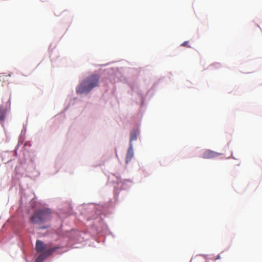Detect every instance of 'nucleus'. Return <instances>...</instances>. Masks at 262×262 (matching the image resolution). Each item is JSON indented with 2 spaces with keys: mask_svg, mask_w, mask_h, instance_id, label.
<instances>
[{
  "mask_svg": "<svg viewBox=\"0 0 262 262\" xmlns=\"http://www.w3.org/2000/svg\"><path fill=\"white\" fill-rule=\"evenodd\" d=\"M99 81V76L97 74H92L88 76L77 86V93L78 94L89 93L98 85Z\"/></svg>",
  "mask_w": 262,
  "mask_h": 262,
  "instance_id": "nucleus-1",
  "label": "nucleus"
},
{
  "mask_svg": "<svg viewBox=\"0 0 262 262\" xmlns=\"http://www.w3.org/2000/svg\"><path fill=\"white\" fill-rule=\"evenodd\" d=\"M51 218V212L49 209L36 210L30 218V221L33 224H41L49 221Z\"/></svg>",
  "mask_w": 262,
  "mask_h": 262,
  "instance_id": "nucleus-2",
  "label": "nucleus"
},
{
  "mask_svg": "<svg viewBox=\"0 0 262 262\" xmlns=\"http://www.w3.org/2000/svg\"><path fill=\"white\" fill-rule=\"evenodd\" d=\"M58 249V247H54L52 248H48V246L47 248L40 254L37 258L35 262H41L43 260L47 257L51 255L54 252Z\"/></svg>",
  "mask_w": 262,
  "mask_h": 262,
  "instance_id": "nucleus-3",
  "label": "nucleus"
},
{
  "mask_svg": "<svg viewBox=\"0 0 262 262\" xmlns=\"http://www.w3.org/2000/svg\"><path fill=\"white\" fill-rule=\"evenodd\" d=\"M220 155L221 154L220 153L208 149L204 151V152L203 154V158L204 159H212Z\"/></svg>",
  "mask_w": 262,
  "mask_h": 262,
  "instance_id": "nucleus-4",
  "label": "nucleus"
},
{
  "mask_svg": "<svg viewBox=\"0 0 262 262\" xmlns=\"http://www.w3.org/2000/svg\"><path fill=\"white\" fill-rule=\"evenodd\" d=\"M47 245L45 244L43 242L40 240H37L35 245V249L37 252H42L46 248H47Z\"/></svg>",
  "mask_w": 262,
  "mask_h": 262,
  "instance_id": "nucleus-5",
  "label": "nucleus"
},
{
  "mask_svg": "<svg viewBox=\"0 0 262 262\" xmlns=\"http://www.w3.org/2000/svg\"><path fill=\"white\" fill-rule=\"evenodd\" d=\"M134 156V152L133 148V145L132 143L129 144V147L128 149L127 152L126 156V163H128L130 161L131 159Z\"/></svg>",
  "mask_w": 262,
  "mask_h": 262,
  "instance_id": "nucleus-6",
  "label": "nucleus"
},
{
  "mask_svg": "<svg viewBox=\"0 0 262 262\" xmlns=\"http://www.w3.org/2000/svg\"><path fill=\"white\" fill-rule=\"evenodd\" d=\"M130 144L132 143V142L135 140H136L138 136V132L136 130H134L131 132L130 135Z\"/></svg>",
  "mask_w": 262,
  "mask_h": 262,
  "instance_id": "nucleus-7",
  "label": "nucleus"
},
{
  "mask_svg": "<svg viewBox=\"0 0 262 262\" xmlns=\"http://www.w3.org/2000/svg\"><path fill=\"white\" fill-rule=\"evenodd\" d=\"M10 75H3L0 76V81H2L4 83H6L9 82V80L10 78Z\"/></svg>",
  "mask_w": 262,
  "mask_h": 262,
  "instance_id": "nucleus-8",
  "label": "nucleus"
},
{
  "mask_svg": "<svg viewBox=\"0 0 262 262\" xmlns=\"http://www.w3.org/2000/svg\"><path fill=\"white\" fill-rule=\"evenodd\" d=\"M6 111L0 107V121H4L5 118Z\"/></svg>",
  "mask_w": 262,
  "mask_h": 262,
  "instance_id": "nucleus-9",
  "label": "nucleus"
},
{
  "mask_svg": "<svg viewBox=\"0 0 262 262\" xmlns=\"http://www.w3.org/2000/svg\"><path fill=\"white\" fill-rule=\"evenodd\" d=\"M188 41H185L181 44V46H183V47L187 46L189 48H190V46H188Z\"/></svg>",
  "mask_w": 262,
  "mask_h": 262,
  "instance_id": "nucleus-10",
  "label": "nucleus"
},
{
  "mask_svg": "<svg viewBox=\"0 0 262 262\" xmlns=\"http://www.w3.org/2000/svg\"><path fill=\"white\" fill-rule=\"evenodd\" d=\"M47 228V226H43V227H40V228L43 229H45Z\"/></svg>",
  "mask_w": 262,
  "mask_h": 262,
  "instance_id": "nucleus-11",
  "label": "nucleus"
},
{
  "mask_svg": "<svg viewBox=\"0 0 262 262\" xmlns=\"http://www.w3.org/2000/svg\"><path fill=\"white\" fill-rule=\"evenodd\" d=\"M219 257H220V256H219V255H218V256H217V257L215 259V260H216V259H219Z\"/></svg>",
  "mask_w": 262,
  "mask_h": 262,
  "instance_id": "nucleus-12",
  "label": "nucleus"
}]
</instances>
